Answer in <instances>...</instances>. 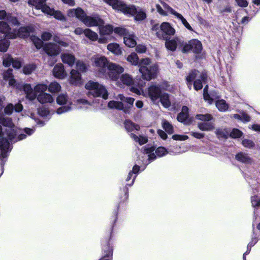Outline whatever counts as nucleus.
<instances>
[{"label":"nucleus","mask_w":260,"mask_h":260,"mask_svg":"<svg viewBox=\"0 0 260 260\" xmlns=\"http://www.w3.org/2000/svg\"><path fill=\"white\" fill-rule=\"evenodd\" d=\"M0 123L6 127L4 131L0 125V164L2 167H3L6 162L5 159L8 157L11 149L10 148L9 140L15 142L25 139L27 136H30L34 133L35 129L25 128L23 131L25 134L20 133L18 137H16L19 133L18 132V128L14 125L10 118L1 112Z\"/></svg>","instance_id":"1"},{"label":"nucleus","mask_w":260,"mask_h":260,"mask_svg":"<svg viewBox=\"0 0 260 260\" xmlns=\"http://www.w3.org/2000/svg\"><path fill=\"white\" fill-rule=\"evenodd\" d=\"M68 15L69 17H76L87 27L98 26L104 24L103 20L98 15L87 16L80 8L70 9Z\"/></svg>","instance_id":"2"},{"label":"nucleus","mask_w":260,"mask_h":260,"mask_svg":"<svg viewBox=\"0 0 260 260\" xmlns=\"http://www.w3.org/2000/svg\"><path fill=\"white\" fill-rule=\"evenodd\" d=\"M139 72L144 79L150 81L156 77L158 72V67L155 63L151 64L149 58H144L140 61Z\"/></svg>","instance_id":"3"},{"label":"nucleus","mask_w":260,"mask_h":260,"mask_svg":"<svg viewBox=\"0 0 260 260\" xmlns=\"http://www.w3.org/2000/svg\"><path fill=\"white\" fill-rule=\"evenodd\" d=\"M88 91V95L94 97H102L104 99H108V94L107 89L103 85L92 81H88L85 86Z\"/></svg>","instance_id":"4"},{"label":"nucleus","mask_w":260,"mask_h":260,"mask_svg":"<svg viewBox=\"0 0 260 260\" xmlns=\"http://www.w3.org/2000/svg\"><path fill=\"white\" fill-rule=\"evenodd\" d=\"M47 88L48 85L42 83L36 85L34 89L30 84H25L23 85V90L26 94V98L30 101L34 100L39 94L45 93Z\"/></svg>","instance_id":"5"},{"label":"nucleus","mask_w":260,"mask_h":260,"mask_svg":"<svg viewBox=\"0 0 260 260\" xmlns=\"http://www.w3.org/2000/svg\"><path fill=\"white\" fill-rule=\"evenodd\" d=\"M117 99L129 104L128 107H124L121 102L112 101L109 102L108 106L110 109L122 110L125 113H130L131 107L133 106L135 99L131 97H125L123 94H118Z\"/></svg>","instance_id":"6"},{"label":"nucleus","mask_w":260,"mask_h":260,"mask_svg":"<svg viewBox=\"0 0 260 260\" xmlns=\"http://www.w3.org/2000/svg\"><path fill=\"white\" fill-rule=\"evenodd\" d=\"M56 102L58 104L63 105L57 109L56 113L58 114H61L72 110V102L69 100L66 94H59L57 97Z\"/></svg>","instance_id":"7"},{"label":"nucleus","mask_w":260,"mask_h":260,"mask_svg":"<svg viewBox=\"0 0 260 260\" xmlns=\"http://www.w3.org/2000/svg\"><path fill=\"white\" fill-rule=\"evenodd\" d=\"M17 38L16 31L12 29L5 21H0V38L14 39Z\"/></svg>","instance_id":"8"},{"label":"nucleus","mask_w":260,"mask_h":260,"mask_svg":"<svg viewBox=\"0 0 260 260\" xmlns=\"http://www.w3.org/2000/svg\"><path fill=\"white\" fill-rule=\"evenodd\" d=\"M92 60L93 62V66L97 68L100 74L104 75L106 74L108 66L110 63L109 62L107 58L103 56L96 55L92 58Z\"/></svg>","instance_id":"9"},{"label":"nucleus","mask_w":260,"mask_h":260,"mask_svg":"<svg viewBox=\"0 0 260 260\" xmlns=\"http://www.w3.org/2000/svg\"><path fill=\"white\" fill-rule=\"evenodd\" d=\"M108 76L111 80L117 82L119 75L123 72L124 69L120 66L110 62L107 68Z\"/></svg>","instance_id":"10"},{"label":"nucleus","mask_w":260,"mask_h":260,"mask_svg":"<svg viewBox=\"0 0 260 260\" xmlns=\"http://www.w3.org/2000/svg\"><path fill=\"white\" fill-rule=\"evenodd\" d=\"M123 13L135 16V19L138 21L144 20L146 17V13L141 9L136 8L134 5H127L125 11H124Z\"/></svg>","instance_id":"11"},{"label":"nucleus","mask_w":260,"mask_h":260,"mask_svg":"<svg viewBox=\"0 0 260 260\" xmlns=\"http://www.w3.org/2000/svg\"><path fill=\"white\" fill-rule=\"evenodd\" d=\"M202 50V44L201 42L197 39H193L187 44H185L182 51L184 53L191 51L195 53H199Z\"/></svg>","instance_id":"12"},{"label":"nucleus","mask_w":260,"mask_h":260,"mask_svg":"<svg viewBox=\"0 0 260 260\" xmlns=\"http://www.w3.org/2000/svg\"><path fill=\"white\" fill-rule=\"evenodd\" d=\"M161 32H157V36L161 39L167 40V36L173 35L175 34V29L168 22H163L160 26Z\"/></svg>","instance_id":"13"},{"label":"nucleus","mask_w":260,"mask_h":260,"mask_svg":"<svg viewBox=\"0 0 260 260\" xmlns=\"http://www.w3.org/2000/svg\"><path fill=\"white\" fill-rule=\"evenodd\" d=\"M43 49L49 56H56L61 52L59 46L53 43L45 44Z\"/></svg>","instance_id":"14"},{"label":"nucleus","mask_w":260,"mask_h":260,"mask_svg":"<svg viewBox=\"0 0 260 260\" xmlns=\"http://www.w3.org/2000/svg\"><path fill=\"white\" fill-rule=\"evenodd\" d=\"M53 74L55 77L63 79L67 76V73L62 63L56 64L53 68Z\"/></svg>","instance_id":"15"},{"label":"nucleus","mask_w":260,"mask_h":260,"mask_svg":"<svg viewBox=\"0 0 260 260\" xmlns=\"http://www.w3.org/2000/svg\"><path fill=\"white\" fill-rule=\"evenodd\" d=\"M44 13L53 16L56 19L60 21H66L65 16L60 11L55 10L49 7L44 8Z\"/></svg>","instance_id":"16"},{"label":"nucleus","mask_w":260,"mask_h":260,"mask_svg":"<svg viewBox=\"0 0 260 260\" xmlns=\"http://www.w3.org/2000/svg\"><path fill=\"white\" fill-rule=\"evenodd\" d=\"M148 95L152 101H155L161 95V90L158 86L152 85L148 88Z\"/></svg>","instance_id":"17"},{"label":"nucleus","mask_w":260,"mask_h":260,"mask_svg":"<svg viewBox=\"0 0 260 260\" xmlns=\"http://www.w3.org/2000/svg\"><path fill=\"white\" fill-rule=\"evenodd\" d=\"M104 1L112 6L113 9L123 12L126 8V5L119 0H104Z\"/></svg>","instance_id":"18"},{"label":"nucleus","mask_w":260,"mask_h":260,"mask_svg":"<svg viewBox=\"0 0 260 260\" xmlns=\"http://www.w3.org/2000/svg\"><path fill=\"white\" fill-rule=\"evenodd\" d=\"M134 83V80L132 77L127 74H122L118 79L116 83L119 86L123 85L129 86Z\"/></svg>","instance_id":"19"},{"label":"nucleus","mask_w":260,"mask_h":260,"mask_svg":"<svg viewBox=\"0 0 260 260\" xmlns=\"http://www.w3.org/2000/svg\"><path fill=\"white\" fill-rule=\"evenodd\" d=\"M188 108L186 106H183L181 112L178 115V121L185 125H189L190 123V121L188 119Z\"/></svg>","instance_id":"20"},{"label":"nucleus","mask_w":260,"mask_h":260,"mask_svg":"<svg viewBox=\"0 0 260 260\" xmlns=\"http://www.w3.org/2000/svg\"><path fill=\"white\" fill-rule=\"evenodd\" d=\"M136 38L137 37L134 34L129 32L123 38V41L126 46L129 47H134L137 44Z\"/></svg>","instance_id":"21"},{"label":"nucleus","mask_w":260,"mask_h":260,"mask_svg":"<svg viewBox=\"0 0 260 260\" xmlns=\"http://www.w3.org/2000/svg\"><path fill=\"white\" fill-rule=\"evenodd\" d=\"M81 77L80 74L75 70H72L70 73V83L77 85L81 83Z\"/></svg>","instance_id":"22"},{"label":"nucleus","mask_w":260,"mask_h":260,"mask_svg":"<svg viewBox=\"0 0 260 260\" xmlns=\"http://www.w3.org/2000/svg\"><path fill=\"white\" fill-rule=\"evenodd\" d=\"M37 100L41 104L51 103L54 101L53 96L46 92L39 94L36 97Z\"/></svg>","instance_id":"23"},{"label":"nucleus","mask_w":260,"mask_h":260,"mask_svg":"<svg viewBox=\"0 0 260 260\" xmlns=\"http://www.w3.org/2000/svg\"><path fill=\"white\" fill-rule=\"evenodd\" d=\"M208 86L206 85L204 89V99L205 101L207 102L209 104H211L213 101L218 96L216 94L215 92H211L210 94L208 93Z\"/></svg>","instance_id":"24"},{"label":"nucleus","mask_w":260,"mask_h":260,"mask_svg":"<svg viewBox=\"0 0 260 260\" xmlns=\"http://www.w3.org/2000/svg\"><path fill=\"white\" fill-rule=\"evenodd\" d=\"M236 159L242 163L245 164H250L252 162V158L249 157L248 154L243 153L239 152L236 155Z\"/></svg>","instance_id":"25"},{"label":"nucleus","mask_w":260,"mask_h":260,"mask_svg":"<svg viewBox=\"0 0 260 260\" xmlns=\"http://www.w3.org/2000/svg\"><path fill=\"white\" fill-rule=\"evenodd\" d=\"M61 58L62 62L72 67L74 65L75 61V56L70 53H63L61 54Z\"/></svg>","instance_id":"26"},{"label":"nucleus","mask_w":260,"mask_h":260,"mask_svg":"<svg viewBox=\"0 0 260 260\" xmlns=\"http://www.w3.org/2000/svg\"><path fill=\"white\" fill-rule=\"evenodd\" d=\"M46 0H29L28 4L35 6L37 9H41L44 13V8L48 7L45 3Z\"/></svg>","instance_id":"27"},{"label":"nucleus","mask_w":260,"mask_h":260,"mask_svg":"<svg viewBox=\"0 0 260 260\" xmlns=\"http://www.w3.org/2000/svg\"><path fill=\"white\" fill-rule=\"evenodd\" d=\"M200 77L201 80L200 79H196L193 83L194 88L196 90H198L202 88V82L205 83L206 82L207 76L206 74L203 73L200 74Z\"/></svg>","instance_id":"28"},{"label":"nucleus","mask_w":260,"mask_h":260,"mask_svg":"<svg viewBox=\"0 0 260 260\" xmlns=\"http://www.w3.org/2000/svg\"><path fill=\"white\" fill-rule=\"evenodd\" d=\"M103 25L104 24L98 26L101 36L109 35L114 31V29L112 25L108 24L104 26Z\"/></svg>","instance_id":"29"},{"label":"nucleus","mask_w":260,"mask_h":260,"mask_svg":"<svg viewBox=\"0 0 260 260\" xmlns=\"http://www.w3.org/2000/svg\"><path fill=\"white\" fill-rule=\"evenodd\" d=\"M140 170V167L138 165H135L133 168V170L128 173L127 177L126 179V181H128L133 177V180L131 184H128L131 186L134 182L135 179L136 178V174L138 173Z\"/></svg>","instance_id":"30"},{"label":"nucleus","mask_w":260,"mask_h":260,"mask_svg":"<svg viewBox=\"0 0 260 260\" xmlns=\"http://www.w3.org/2000/svg\"><path fill=\"white\" fill-rule=\"evenodd\" d=\"M198 128L203 131H211L214 128V125L211 122H200L198 124Z\"/></svg>","instance_id":"31"},{"label":"nucleus","mask_w":260,"mask_h":260,"mask_svg":"<svg viewBox=\"0 0 260 260\" xmlns=\"http://www.w3.org/2000/svg\"><path fill=\"white\" fill-rule=\"evenodd\" d=\"M107 49L109 51L116 55H120L122 53V51L119 45L117 43H110L108 44Z\"/></svg>","instance_id":"32"},{"label":"nucleus","mask_w":260,"mask_h":260,"mask_svg":"<svg viewBox=\"0 0 260 260\" xmlns=\"http://www.w3.org/2000/svg\"><path fill=\"white\" fill-rule=\"evenodd\" d=\"M125 128L128 132L135 131H138L140 129V126L138 124L133 123L130 120H126L124 122Z\"/></svg>","instance_id":"33"},{"label":"nucleus","mask_w":260,"mask_h":260,"mask_svg":"<svg viewBox=\"0 0 260 260\" xmlns=\"http://www.w3.org/2000/svg\"><path fill=\"white\" fill-rule=\"evenodd\" d=\"M178 42V39H172L170 40H167V39L165 44L166 47L168 50L174 51L176 49Z\"/></svg>","instance_id":"34"},{"label":"nucleus","mask_w":260,"mask_h":260,"mask_svg":"<svg viewBox=\"0 0 260 260\" xmlns=\"http://www.w3.org/2000/svg\"><path fill=\"white\" fill-rule=\"evenodd\" d=\"M215 134L218 138H227L230 134L229 128H219L216 129Z\"/></svg>","instance_id":"35"},{"label":"nucleus","mask_w":260,"mask_h":260,"mask_svg":"<svg viewBox=\"0 0 260 260\" xmlns=\"http://www.w3.org/2000/svg\"><path fill=\"white\" fill-rule=\"evenodd\" d=\"M84 34L92 41H95L98 39V34L89 28H86L84 30Z\"/></svg>","instance_id":"36"},{"label":"nucleus","mask_w":260,"mask_h":260,"mask_svg":"<svg viewBox=\"0 0 260 260\" xmlns=\"http://www.w3.org/2000/svg\"><path fill=\"white\" fill-rule=\"evenodd\" d=\"M199 72L197 70H193L191 71L189 75L186 77V81L187 85L189 89H191V82L195 79L198 76Z\"/></svg>","instance_id":"37"},{"label":"nucleus","mask_w":260,"mask_h":260,"mask_svg":"<svg viewBox=\"0 0 260 260\" xmlns=\"http://www.w3.org/2000/svg\"><path fill=\"white\" fill-rule=\"evenodd\" d=\"M126 60L133 66L138 65L139 66V57L136 53L133 52L128 55Z\"/></svg>","instance_id":"38"},{"label":"nucleus","mask_w":260,"mask_h":260,"mask_svg":"<svg viewBox=\"0 0 260 260\" xmlns=\"http://www.w3.org/2000/svg\"><path fill=\"white\" fill-rule=\"evenodd\" d=\"M159 98H160V101L165 108H167L171 106V102L168 94L162 93L160 95Z\"/></svg>","instance_id":"39"},{"label":"nucleus","mask_w":260,"mask_h":260,"mask_svg":"<svg viewBox=\"0 0 260 260\" xmlns=\"http://www.w3.org/2000/svg\"><path fill=\"white\" fill-rule=\"evenodd\" d=\"M48 88L49 92L57 93L61 90V87L60 85L57 82H53L48 86Z\"/></svg>","instance_id":"40"},{"label":"nucleus","mask_w":260,"mask_h":260,"mask_svg":"<svg viewBox=\"0 0 260 260\" xmlns=\"http://www.w3.org/2000/svg\"><path fill=\"white\" fill-rule=\"evenodd\" d=\"M30 28L28 27H20L18 32H16L17 37L24 38L28 37L30 33Z\"/></svg>","instance_id":"41"},{"label":"nucleus","mask_w":260,"mask_h":260,"mask_svg":"<svg viewBox=\"0 0 260 260\" xmlns=\"http://www.w3.org/2000/svg\"><path fill=\"white\" fill-rule=\"evenodd\" d=\"M76 103L77 106L79 109H87L91 106V103L84 99L78 100Z\"/></svg>","instance_id":"42"},{"label":"nucleus","mask_w":260,"mask_h":260,"mask_svg":"<svg viewBox=\"0 0 260 260\" xmlns=\"http://www.w3.org/2000/svg\"><path fill=\"white\" fill-rule=\"evenodd\" d=\"M154 151V149L152 147L148 148L145 149V152L146 154H148L146 156L148 157V162L147 160L143 163L146 165L149 164L151 161L154 160L155 159L156 156L154 153L151 154V153Z\"/></svg>","instance_id":"43"},{"label":"nucleus","mask_w":260,"mask_h":260,"mask_svg":"<svg viewBox=\"0 0 260 260\" xmlns=\"http://www.w3.org/2000/svg\"><path fill=\"white\" fill-rule=\"evenodd\" d=\"M216 107L221 112L226 111L229 108L228 105L223 100L217 101L216 102Z\"/></svg>","instance_id":"44"},{"label":"nucleus","mask_w":260,"mask_h":260,"mask_svg":"<svg viewBox=\"0 0 260 260\" xmlns=\"http://www.w3.org/2000/svg\"><path fill=\"white\" fill-rule=\"evenodd\" d=\"M131 137L137 142H138L140 145H143L147 142V138L146 137L140 136L139 137L133 133L130 134Z\"/></svg>","instance_id":"45"},{"label":"nucleus","mask_w":260,"mask_h":260,"mask_svg":"<svg viewBox=\"0 0 260 260\" xmlns=\"http://www.w3.org/2000/svg\"><path fill=\"white\" fill-rule=\"evenodd\" d=\"M10 45V41L8 39L0 38V51L6 52Z\"/></svg>","instance_id":"46"},{"label":"nucleus","mask_w":260,"mask_h":260,"mask_svg":"<svg viewBox=\"0 0 260 260\" xmlns=\"http://www.w3.org/2000/svg\"><path fill=\"white\" fill-rule=\"evenodd\" d=\"M162 126L163 128L169 134H173L174 132L173 127L172 124L166 120L162 121Z\"/></svg>","instance_id":"47"},{"label":"nucleus","mask_w":260,"mask_h":260,"mask_svg":"<svg viewBox=\"0 0 260 260\" xmlns=\"http://www.w3.org/2000/svg\"><path fill=\"white\" fill-rule=\"evenodd\" d=\"M196 118L202 121L209 122L213 119V117L210 114H197Z\"/></svg>","instance_id":"48"},{"label":"nucleus","mask_w":260,"mask_h":260,"mask_svg":"<svg viewBox=\"0 0 260 260\" xmlns=\"http://www.w3.org/2000/svg\"><path fill=\"white\" fill-rule=\"evenodd\" d=\"M31 40L37 49L43 48V42L41 39L36 36H31Z\"/></svg>","instance_id":"49"},{"label":"nucleus","mask_w":260,"mask_h":260,"mask_svg":"<svg viewBox=\"0 0 260 260\" xmlns=\"http://www.w3.org/2000/svg\"><path fill=\"white\" fill-rule=\"evenodd\" d=\"M113 254V250L109 246H107V250L105 251L104 255L100 260H111Z\"/></svg>","instance_id":"50"},{"label":"nucleus","mask_w":260,"mask_h":260,"mask_svg":"<svg viewBox=\"0 0 260 260\" xmlns=\"http://www.w3.org/2000/svg\"><path fill=\"white\" fill-rule=\"evenodd\" d=\"M36 69L34 64H28L25 66L23 68V73L25 75L30 74Z\"/></svg>","instance_id":"51"},{"label":"nucleus","mask_w":260,"mask_h":260,"mask_svg":"<svg viewBox=\"0 0 260 260\" xmlns=\"http://www.w3.org/2000/svg\"><path fill=\"white\" fill-rule=\"evenodd\" d=\"M6 20L8 22L14 26H18L19 25V22L18 21L17 18L11 15H8L7 16Z\"/></svg>","instance_id":"52"},{"label":"nucleus","mask_w":260,"mask_h":260,"mask_svg":"<svg viewBox=\"0 0 260 260\" xmlns=\"http://www.w3.org/2000/svg\"><path fill=\"white\" fill-rule=\"evenodd\" d=\"M114 31L119 36H123V38L129 32L125 28L121 27L115 28Z\"/></svg>","instance_id":"53"},{"label":"nucleus","mask_w":260,"mask_h":260,"mask_svg":"<svg viewBox=\"0 0 260 260\" xmlns=\"http://www.w3.org/2000/svg\"><path fill=\"white\" fill-rule=\"evenodd\" d=\"M13 61V58L8 54H6L3 57V65L6 67L10 66Z\"/></svg>","instance_id":"54"},{"label":"nucleus","mask_w":260,"mask_h":260,"mask_svg":"<svg viewBox=\"0 0 260 260\" xmlns=\"http://www.w3.org/2000/svg\"><path fill=\"white\" fill-rule=\"evenodd\" d=\"M168 153H169V152L163 147H159L155 150V154L158 157H162Z\"/></svg>","instance_id":"55"},{"label":"nucleus","mask_w":260,"mask_h":260,"mask_svg":"<svg viewBox=\"0 0 260 260\" xmlns=\"http://www.w3.org/2000/svg\"><path fill=\"white\" fill-rule=\"evenodd\" d=\"M242 132L239 129L234 128L231 132H230V136L233 138H238L242 136Z\"/></svg>","instance_id":"56"},{"label":"nucleus","mask_w":260,"mask_h":260,"mask_svg":"<svg viewBox=\"0 0 260 260\" xmlns=\"http://www.w3.org/2000/svg\"><path fill=\"white\" fill-rule=\"evenodd\" d=\"M251 204L253 207H258L260 206V198L258 196H253L251 197Z\"/></svg>","instance_id":"57"},{"label":"nucleus","mask_w":260,"mask_h":260,"mask_svg":"<svg viewBox=\"0 0 260 260\" xmlns=\"http://www.w3.org/2000/svg\"><path fill=\"white\" fill-rule=\"evenodd\" d=\"M242 145L248 148H252L254 146V143L252 141L247 139H244L242 141Z\"/></svg>","instance_id":"58"},{"label":"nucleus","mask_w":260,"mask_h":260,"mask_svg":"<svg viewBox=\"0 0 260 260\" xmlns=\"http://www.w3.org/2000/svg\"><path fill=\"white\" fill-rule=\"evenodd\" d=\"M77 69L81 72H85L86 70L85 64L82 61H78L76 62Z\"/></svg>","instance_id":"59"},{"label":"nucleus","mask_w":260,"mask_h":260,"mask_svg":"<svg viewBox=\"0 0 260 260\" xmlns=\"http://www.w3.org/2000/svg\"><path fill=\"white\" fill-rule=\"evenodd\" d=\"M14 110V106L12 104H9L5 108L4 111L6 115H11Z\"/></svg>","instance_id":"60"},{"label":"nucleus","mask_w":260,"mask_h":260,"mask_svg":"<svg viewBox=\"0 0 260 260\" xmlns=\"http://www.w3.org/2000/svg\"><path fill=\"white\" fill-rule=\"evenodd\" d=\"M172 138L175 140L184 141L187 140L188 137L186 135H174Z\"/></svg>","instance_id":"61"},{"label":"nucleus","mask_w":260,"mask_h":260,"mask_svg":"<svg viewBox=\"0 0 260 260\" xmlns=\"http://www.w3.org/2000/svg\"><path fill=\"white\" fill-rule=\"evenodd\" d=\"M145 82L143 83L142 84H141L139 86V87H132L131 88V91L133 92H134L136 93L137 94H140L141 93V87L144 86L145 84Z\"/></svg>","instance_id":"62"},{"label":"nucleus","mask_w":260,"mask_h":260,"mask_svg":"<svg viewBox=\"0 0 260 260\" xmlns=\"http://www.w3.org/2000/svg\"><path fill=\"white\" fill-rule=\"evenodd\" d=\"M13 77L12 70H8L4 73L3 77L5 80L8 81Z\"/></svg>","instance_id":"63"},{"label":"nucleus","mask_w":260,"mask_h":260,"mask_svg":"<svg viewBox=\"0 0 260 260\" xmlns=\"http://www.w3.org/2000/svg\"><path fill=\"white\" fill-rule=\"evenodd\" d=\"M136 51L139 53H144L146 51V47L143 45H138L136 47Z\"/></svg>","instance_id":"64"}]
</instances>
